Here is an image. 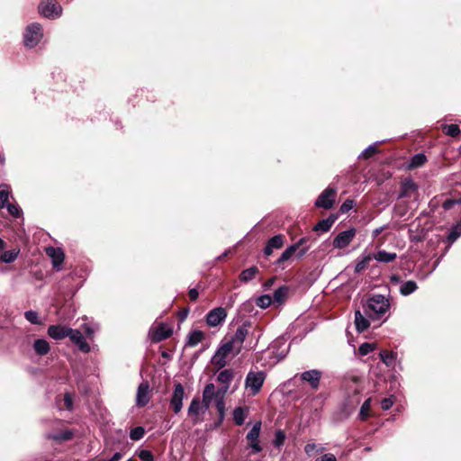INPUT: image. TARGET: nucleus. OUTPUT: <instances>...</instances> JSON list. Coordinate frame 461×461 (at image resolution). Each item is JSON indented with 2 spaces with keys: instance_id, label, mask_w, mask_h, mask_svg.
Wrapping results in <instances>:
<instances>
[{
  "instance_id": "obj_7",
  "label": "nucleus",
  "mask_w": 461,
  "mask_h": 461,
  "mask_svg": "<svg viewBox=\"0 0 461 461\" xmlns=\"http://www.w3.org/2000/svg\"><path fill=\"white\" fill-rule=\"evenodd\" d=\"M337 196V189L333 186H328L318 196L315 201V206L319 208L330 209L332 208Z\"/></svg>"
},
{
  "instance_id": "obj_38",
  "label": "nucleus",
  "mask_w": 461,
  "mask_h": 461,
  "mask_svg": "<svg viewBox=\"0 0 461 461\" xmlns=\"http://www.w3.org/2000/svg\"><path fill=\"white\" fill-rule=\"evenodd\" d=\"M371 402L372 399L368 398L363 402L358 414L359 420H366L368 418L371 408Z\"/></svg>"
},
{
  "instance_id": "obj_35",
  "label": "nucleus",
  "mask_w": 461,
  "mask_h": 461,
  "mask_svg": "<svg viewBox=\"0 0 461 461\" xmlns=\"http://www.w3.org/2000/svg\"><path fill=\"white\" fill-rule=\"evenodd\" d=\"M258 273V268L257 267H251L243 270L240 275V279L241 282L247 283L252 280L256 275Z\"/></svg>"
},
{
  "instance_id": "obj_32",
  "label": "nucleus",
  "mask_w": 461,
  "mask_h": 461,
  "mask_svg": "<svg viewBox=\"0 0 461 461\" xmlns=\"http://www.w3.org/2000/svg\"><path fill=\"white\" fill-rule=\"evenodd\" d=\"M418 286L416 282L409 280L406 282H403L400 286V293L403 296L410 295L413 292L417 290Z\"/></svg>"
},
{
  "instance_id": "obj_2",
  "label": "nucleus",
  "mask_w": 461,
  "mask_h": 461,
  "mask_svg": "<svg viewBox=\"0 0 461 461\" xmlns=\"http://www.w3.org/2000/svg\"><path fill=\"white\" fill-rule=\"evenodd\" d=\"M210 407L200 401L199 398H193L187 410V415L193 424H199L203 421V416Z\"/></svg>"
},
{
  "instance_id": "obj_46",
  "label": "nucleus",
  "mask_w": 461,
  "mask_h": 461,
  "mask_svg": "<svg viewBox=\"0 0 461 461\" xmlns=\"http://www.w3.org/2000/svg\"><path fill=\"white\" fill-rule=\"evenodd\" d=\"M375 349V344L365 342L358 348V352L361 356H366Z\"/></svg>"
},
{
  "instance_id": "obj_11",
  "label": "nucleus",
  "mask_w": 461,
  "mask_h": 461,
  "mask_svg": "<svg viewBox=\"0 0 461 461\" xmlns=\"http://www.w3.org/2000/svg\"><path fill=\"white\" fill-rule=\"evenodd\" d=\"M185 398V389L184 386L177 383L175 384L174 391L172 396L170 398V407L172 408L174 413L178 414L183 408V401Z\"/></svg>"
},
{
  "instance_id": "obj_13",
  "label": "nucleus",
  "mask_w": 461,
  "mask_h": 461,
  "mask_svg": "<svg viewBox=\"0 0 461 461\" xmlns=\"http://www.w3.org/2000/svg\"><path fill=\"white\" fill-rule=\"evenodd\" d=\"M69 339L83 353H88L91 350L90 345L79 330L72 329L69 330Z\"/></svg>"
},
{
  "instance_id": "obj_42",
  "label": "nucleus",
  "mask_w": 461,
  "mask_h": 461,
  "mask_svg": "<svg viewBox=\"0 0 461 461\" xmlns=\"http://www.w3.org/2000/svg\"><path fill=\"white\" fill-rule=\"evenodd\" d=\"M82 329L84 330L86 336L92 339L95 331L98 330V326L96 324L85 323L82 325Z\"/></svg>"
},
{
  "instance_id": "obj_3",
  "label": "nucleus",
  "mask_w": 461,
  "mask_h": 461,
  "mask_svg": "<svg viewBox=\"0 0 461 461\" xmlns=\"http://www.w3.org/2000/svg\"><path fill=\"white\" fill-rule=\"evenodd\" d=\"M266 379V374L263 371H250L245 379V387L249 391L251 395L258 394Z\"/></svg>"
},
{
  "instance_id": "obj_40",
  "label": "nucleus",
  "mask_w": 461,
  "mask_h": 461,
  "mask_svg": "<svg viewBox=\"0 0 461 461\" xmlns=\"http://www.w3.org/2000/svg\"><path fill=\"white\" fill-rule=\"evenodd\" d=\"M24 318L32 324H42L37 312L30 310L24 312Z\"/></svg>"
},
{
  "instance_id": "obj_61",
  "label": "nucleus",
  "mask_w": 461,
  "mask_h": 461,
  "mask_svg": "<svg viewBox=\"0 0 461 461\" xmlns=\"http://www.w3.org/2000/svg\"><path fill=\"white\" fill-rule=\"evenodd\" d=\"M275 283V277H272V278H269L267 281H266L263 285V287L265 290H268L271 288V286L274 285Z\"/></svg>"
},
{
  "instance_id": "obj_60",
  "label": "nucleus",
  "mask_w": 461,
  "mask_h": 461,
  "mask_svg": "<svg viewBox=\"0 0 461 461\" xmlns=\"http://www.w3.org/2000/svg\"><path fill=\"white\" fill-rule=\"evenodd\" d=\"M307 241V238L303 237V238H301L297 242L292 244L291 246H295V250L297 251L298 249L304 245L305 242Z\"/></svg>"
},
{
  "instance_id": "obj_28",
  "label": "nucleus",
  "mask_w": 461,
  "mask_h": 461,
  "mask_svg": "<svg viewBox=\"0 0 461 461\" xmlns=\"http://www.w3.org/2000/svg\"><path fill=\"white\" fill-rule=\"evenodd\" d=\"M232 379H233L232 369H224L219 373V375L217 376V380L225 385L224 390H223L224 393H226L227 390L229 389L230 383L231 382Z\"/></svg>"
},
{
  "instance_id": "obj_1",
  "label": "nucleus",
  "mask_w": 461,
  "mask_h": 461,
  "mask_svg": "<svg viewBox=\"0 0 461 461\" xmlns=\"http://www.w3.org/2000/svg\"><path fill=\"white\" fill-rule=\"evenodd\" d=\"M364 313L372 321H384L390 316V301L384 295L374 294L363 305Z\"/></svg>"
},
{
  "instance_id": "obj_33",
  "label": "nucleus",
  "mask_w": 461,
  "mask_h": 461,
  "mask_svg": "<svg viewBox=\"0 0 461 461\" xmlns=\"http://www.w3.org/2000/svg\"><path fill=\"white\" fill-rule=\"evenodd\" d=\"M427 158L423 153H418L411 157L408 165L409 168H417L425 164Z\"/></svg>"
},
{
  "instance_id": "obj_44",
  "label": "nucleus",
  "mask_w": 461,
  "mask_h": 461,
  "mask_svg": "<svg viewBox=\"0 0 461 461\" xmlns=\"http://www.w3.org/2000/svg\"><path fill=\"white\" fill-rule=\"evenodd\" d=\"M285 440V434L283 430L278 429L276 431L275 438L273 440V444L276 447H280L284 445Z\"/></svg>"
},
{
  "instance_id": "obj_50",
  "label": "nucleus",
  "mask_w": 461,
  "mask_h": 461,
  "mask_svg": "<svg viewBox=\"0 0 461 461\" xmlns=\"http://www.w3.org/2000/svg\"><path fill=\"white\" fill-rule=\"evenodd\" d=\"M18 253L15 251H5L1 256V260L5 263H12L14 262L17 258Z\"/></svg>"
},
{
  "instance_id": "obj_37",
  "label": "nucleus",
  "mask_w": 461,
  "mask_h": 461,
  "mask_svg": "<svg viewBox=\"0 0 461 461\" xmlns=\"http://www.w3.org/2000/svg\"><path fill=\"white\" fill-rule=\"evenodd\" d=\"M296 252L295 250V246H289L288 248L285 249V251H283V253L281 254V256L278 258V259L276 260V264L277 266H280L282 265L284 262L287 261L288 259H290L292 258V256Z\"/></svg>"
},
{
  "instance_id": "obj_24",
  "label": "nucleus",
  "mask_w": 461,
  "mask_h": 461,
  "mask_svg": "<svg viewBox=\"0 0 461 461\" xmlns=\"http://www.w3.org/2000/svg\"><path fill=\"white\" fill-rule=\"evenodd\" d=\"M355 325L358 332H363L367 330L370 325L369 318L364 316V314L357 310L355 312Z\"/></svg>"
},
{
  "instance_id": "obj_39",
  "label": "nucleus",
  "mask_w": 461,
  "mask_h": 461,
  "mask_svg": "<svg viewBox=\"0 0 461 461\" xmlns=\"http://www.w3.org/2000/svg\"><path fill=\"white\" fill-rule=\"evenodd\" d=\"M442 130L450 137H456L460 133V129L457 124H443Z\"/></svg>"
},
{
  "instance_id": "obj_15",
  "label": "nucleus",
  "mask_w": 461,
  "mask_h": 461,
  "mask_svg": "<svg viewBox=\"0 0 461 461\" xmlns=\"http://www.w3.org/2000/svg\"><path fill=\"white\" fill-rule=\"evenodd\" d=\"M302 381L309 384L311 388L314 391L319 389L321 378V372L317 369L304 371L299 375Z\"/></svg>"
},
{
  "instance_id": "obj_8",
  "label": "nucleus",
  "mask_w": 461,
  "mask_h": 461,
  "mask_svg": "<svg viewBox=\"0 0 461 461\" xmlns=\"http://www.w3.org/2000/svg\"><path fill=\"white\" fill-rule=\"evenodd\" d=\"M39 11L44 17L55 19L60 16L62 8L54 0H46L40 4Z\"/></svg>"
},
{
  "instance_id": "obj_64",
  "label": "nucleus",
  "mask_w": 461,
  "mask_h": 461,
  "mask_svg": "<svg viewBox=\"0 0 461 461\" xmlns=\"http://www.w3.org/2000/svg\"><path fill=\"white\" fill-rule=\"evenodd\" d=\"M234 301H235V295L230 296L229 301L227 303V306L231 307L234 303Z\"/></svg>"
},
{
  "instance_id": "obj_62",
  "label": "nucleus",
  "mask_w": 461,
  "mask_h": 461,
  "mask_svg": "<svg viewBox=\"0 0 461 461\" xmlns=\"http://www.w3.org/2000/svg\"><path fill=\"white\" fill-rule=\"evenodd\" d=\"M386 226H381L376 229H375L372 232V237L376 238L380 233H382L383 230H384Z\"/></svg>"
},
{
  "instance_id": "obj_23",
  "label": "nucleus",
  "mask_w": 461,
  "mask_h": 461,
  "mask_svg": "<svg viewBox=\"0 0 461 461\" xmlns=\"http://www.w3.org/2000/svg\"><path fill=\"white\" fill-rule=\"evenodd\" d=\"M372 259H374L372 254L360 255L356 260L355 273L359 274L366 270Z\"/></svg>"
},
{
  "instance_id": "obj_17",
  "label": "nucleus",
  "mask_w": 461,
  "mask_h": 461,
  "mask_svg": "<svg viewBox=\"0 0 461 461\" xmlns=\"http://www.w3.org/2000/svg\"><path fill=\"white\" fill-rule=\"evenodd\" d=\"M69 330H71V328L66 325L57 324L49 326L47 333L51 339L61 340L65 338H68Z\"/></svg>"
},
{
  "instance_id": "obj_21",
  "label": "nucleus",
  "mask_w": 461,
  "mask_h": 461,
  "mask_svg": "<svg viewBox=\"0 0 461 461\" xmlns=\"http://www.w3.org/2000/svg\"><path fill=\"white\" fill-rule=\"evenodd\" d=\"M171 334H172L171 328L165 323H161L154 330V332L152 334V340L158 342V341H161V340H164V339L169 338L171 336Z\"/></svg>"
},
{
  "instance_id": "obj_26",
  "label": "nucleus",
  "mask_w": 461,
  "mask_h": 461,
  "mask_svg": "<svg viewBox=\"0 0 461 461\" xmlns=\"http://www.w3.org/2000/svg\"><path fill=\"white\" fill-rule=\"evenodd\" d=\"M13 198L11 188L6 184L0 185V209H4L9 203V199Z\"/></svg>"
},
{
  "instance_id": "obj_56",
  "label": "nucleus",
  "mask_w": 461,
  "mask_h": 461,
  "mask_svg": "<svg viewBox=\"0 0 461 461\" xmlns=\"http://www.w3.org/2000/svg\"><path fill=\"white\" fill-rule=\"evenodd\" d=\"M315 461H337V458L333 454L328 453L317 458Z\"/></svg>"
},
{
  "instance_id": "obj_43",
  "label": "nucleus",
  "mask_w": 461,
  "mask_h": 461,
  "mask_svg": "<svg viewBox=\"0 0 461 461\" xmlns=\"http://www.w3.org/2000/svg\"><path fill=\"white\" fill-rule=\"evenodd\" d=\"M145 434V429L143 427H136L134 429H132L130 432V438L134 440V441H137V440H140L143 438Z\"/></svg>"
},
{
  "instance_id": "obj_19",
  "label": "nucleus",
  "mask_w": 461,
  "mask_h": 461,
  "mask_svg": "<svg viewBox=\"0 0 461 461\" xmlns=\"http://www.w3.org/2000/svg\"><path fill=\"white\" fill-rule=\"evenodd\" d=\"M224 393V392L215 391L213 384H208L203 389L202 402L210 407L212 400L216 401L219 396H222Z\"/></svg>"
},
{
  "instance_id": "obj_59",
  "label": "nucleus",
  "mask_w": 461,
  "mask_h": 461,
  "mask_svg": "<svg viewBox=\"0 0 461 461\" xmlns=\"http://www.w3.org/2000/svg\"><path fill=\"white\" fill-rule=\"evenodd\" d=\"M188 294L191 301H195L199 295V293L196 288H191Z\"/></svg>"
},
{
  "instance_id": "obj_53",
  "label": "nucleus",
  "mask_w": 461,
  "mask_h": 461,
  "mask_svg": "<svg viewBox=\"0 0 461 461\" xmlns=\"http://www.w3.org/2000/svg\"><path fill=\"white\" fill-rule=\"evenodd\" d=\"M459 203H461V199H459V200L447 199L443 203L442 207L444 208V210L447 211V210H451L456 204H459Z\"/></svg>"
},
{
  "instance_id": "obj_22",
  "label": "nucleus",
  "mask_w": 461,
  "mask_h": 461,
  "mask_svg": "<svg viewBox=\"0 0 461 461\" xmlns=\"http://www.w3.org/2000/svg\"><path fill=\"white\" fill-rule=\"evenodd\" d=\"M418 189L417 185L413 182L412 179L408 178L405 179L401 185V191L399 194V198L402 197H410L411 194L416 192Z\"/></svg>"
},
{
  "instance_id": "obj_48",
  "label": "nucleus",
  "mask_w": 461,
  "mask_h": 461,
  "mask_svg": "<svg viewBox=\"0 0 461 461\" xmlns=\"http://www.w3.org/2000/svg\"><path fill=\"white\" fill-rule=\"evenodd\" d=\"M72 438V432L69 430H65L63 432L54 434L51 436V438H53L56 441H66Z\"/></svg>"
},
{
  "instance_id": "obj_29",
  "label": "nucleus",
  "mask_w": 461,
  "mask_h": 461,
  "mask_svg": "<svg viewBox=\"0 0 461 461\" xmlns=\"http://www.w3.org/2000/svg\"><path fill=\"white\" fill-rule=\"evenodd\" d=\"M204 333L201 330H193L189 332L186 340V346L195 347L198 345L203 339Z\"/></svg>"
},
{
  "instance_id": "obj_47",
  "label": "nucleus",
  "mask_w": 461,
  "mask_h": 461,
  "mask_svg": "<svg viewBox=\"0 0 461 461\" xmlns=\"http://www.w3.org/2000/svg\"><path fill=\"white\" fill-rule=\"evenodd\" d=\"M215 406L219 412L221 420H222L224 418V412H225V402L223 400V395L219 396V398H217V400L215 401Z\"/></svg>"
},
{
  "instance_id": "obj_14",
  "label": "nucleus",
  "mask_w": 461,
  "mask_h": 461,
  "mask_svg": "<svg viewBox=\"0 0 461 461\" xmlns=\"http://www.w3.org/2000/svg\"><path fill=\"white\" fill-rule=\"evenodd\" d=\"M227 317V312L222 307H217L212 310H211L206 314V323L210 327H217L221 322L224 321V320Z\"/></svg>"
},
{
  "instance_id": "obj_63",
  "label": "nucleus",
  "mask_w": 461,
  "mask_h": 461,
  "mask_svg": "<svg viewBox=\"0 0 461 461\" xmlns=\"http://www.w3.org/2000/svg\"><path fill=\"white\" fill-rule=\"evenodd\" d=\"M308 249H309V247H305V248L302 249L298 252V254H297V258H303V257L306 254V252L308 251Z\"/></svg>"
},
{
  "instance_id": "obj_49",
  "label": "nucleus",
  "mask_w": 461,
  "mask_h": 461,
  "mask_svg": "<svg viewBox=\"0 0 461 461\" xmlns=\"http://www.w3.org/2000/svg\"><path fill=\"white\" fill-rule=\"evenodd\" d=\"M4 209H6L9 214L15 218L19 217L22 213V211L19 208V206L14 203H9L7 206H5Z\"/></svg>"
},
{
  "instance_id": "obj_51",
  "label": "nucleus",
  "mask_w": 461,
  "mask_h": 461,
  "mask_svg": "<svg viewBox=\"0 0 461 461\" xmlns=\"http://www.w3.org/2000/svg\"><path fill=\"white\" fill-rule=\"evenodd\" d=\"M461 236V227L457 224L450 230L448 240L452 242L456 240Z\"/></svg>"
},
{
  "instance_id": "obj_54",
  "label": "nucleus",
  "mask_w": 461,
  "mask_h": 461,
  "mask_svg": "<svg viewBox=\"0 0 461 461\" xmlns=\"http://www.w3.org/2000/svg\"><path fill=\"white\" fill-rule=\"evenodd\" d=\"M354 202L353 200L347 199L340 206V212L345 213L350 211L353 208Z\"/></svg>"
},
{
  "instance_id": "obj_18",
  "label": "nucleus",
  "mask_w": 461,
  "mask_h": 461,
  "mask_svg": "<svg viewBox=\"0 0 461 461\" xmlns=\"http://www.w3.org/2000/svg\"><path fill=\"white\" fill-rule=\"evenodd\" d=\"M285 242V237L282 234H277L270 238L266 247L263 249V253L265 256L269 257L272 255L274 249H279L283 247Z\"/></svg>"
},
{
  "instance_id": "obj_34",
  "label": "nucleus",
  "mask_w": 461,
  "mask_h": 461,
  "mask_svg": "<svg viewBox=\"0 0 461 461\" xmlns=\"http://www.w3.org/2000/svg\"><path fill=\"white\" fill-rule=\"evenodd\" d=\"M335 222V218L330 217L320 221L313 228L316 231H328Z\"/></svg>"
},
{
  "instance_id": "obj_4",
  "label": "nucleus",
  "mask_w": 461,
  "mask_h": 461,
  "mask_svg": "<svg viewBox=\"0 0 461 461\" xmlns=\"http://www.w3.org/2000/svg\"><path fill=\"white\" fill-rule=\"evenodd\" d=\"M43 36L41 25L38 23H33L28 25L25 29L23 35L24 45L27 48H34L38 45Z\"/></svg>"
},
{
  "instance_id": "obj_9",
  "label": "nucleus",
  "mask_w": 461,
  "mask_h": 461,
  "mask_svg": "<svg viewBox=\"0 0 461 461\" xmlns=\"http://www.w3.org/2000/svg\"><path fill=\"white\" fill-rule=\"evenodd\" d=\"M249 323L245 322L239 326L234 335L227 342L235 348V353L239 354L242 348L243 342L249 333Z\"/></svg>"
},
{
  "instance_id": "obj_10",
  "label": "nucleus",
  "mask_w": 461,
  "mask_h": 461,
  "mask_svg": "<svg viewBox=\"0 0 461 461\" xmlns=\"http://www.w3.org/2000/svg\"><path fill=\"white\" fill-rule=\"evenodd\" d=\"M356 229L349 228L346 230L340 231L332 241V246L335 249H345L348 247L356 236Z\"/></svg>"
},
{
  "instance_id": "obj_5",
  "label": "nucleus",
  "mask_w": 461,
  "mask_h": 461,
  "mask_svg": "<svg viewBox=\"0 0 461 461\" xmlns=\"http://www.w3.org/2000/svg\"><path fill=\"white\" fill-rule=\"evenodd\" d=\"M233 351H235V348L227 341L222 342L212 356L211 360L212 364L219 369L224 367L227 365V358Z\"/></svg>"
},
{
  "instance_id": "obj_41",
  "label": "nucleus",
  "mask_w": 461,
  "mask_h": 461,
  "mask_svg": "<svg viewBox=\"0 0 461 461\" xmlns=\"http://www.w3.org/2000/svg\"><path fill=\"white\" fill-rule=\"evenodd\" d=\"M271 303L272 297L269 294L261 295L256 300L257 306L262 309L267 308Z\"/></svg>"
},
{
  "instance_id": "obj_30",
  "label": "nucleus",
  "mask_w": 461,
  "mask_h": 461,
  "mask_svg": "<svg viewBox=\"0 0 461 461\" xmlns=\"http://www.w3.org/2000/svg\"><path fill=\"white\" fill-rule=\"evenodd\" d=\"M397 357V354L393 351L382 350L380 352V358L383 363L390 367L393 366Z\"/></svg>"
},
{
  "instance_id": "obj_27",
  "label": "nucleus",
  "mask_w": 461,
  "mask_h": 461,
  "mask_svg": "<svg viewBox=\"0 0 461 461\" xmlns=\"http://www.w3.org/2000/svg\"><path fill=\"white\" fill-rule=\"evenodd\" d=\"M374 259L381 263H390L396 259L397 255L394 252H387L385 250H378L373 254Z\"/></svg>"
},
{
  "instance_id": "obj_57",
  "label": "nucleus",
  "mask_w": 461,
  "mask_h": 461,
  "mask_svg": "<svg viewBox=\"0 0 461 461\" xmlns=\"http://www.w3.org/2000/svg\"><path fill=\"white\" fill-rule=\"evenodd\" d=\"M64 402H65L66 407L68 410H71L72 406H73V401H72V397L70 396L69 393H65V395H64Z\"/></svg>"
},
{
  "instance_id": "obj_12",
  "label": "nucleus",
  "mask_w": 461,
  "mask_h": 461,
  "mask_svg": "<svg viewBox=\"0 0 461 461\" xmlns=\"http://www.w3.org/2000/svg\"><path fill=\"white\" fill-rule=\"evenodd\" d=\"M261 425V421H257L246 436L249 447L252 449L253 453H259L262 451V447L258 439Z\"/></svg>"
},
{
  "instance_id": "obj_36",
  "label": "nucleus",
  "mask_w": 461,
  "mask_h": 461,
  "mask_svg": "<svg viewBox=\"0 0 461 461\" xmlns=\"http://www.w3.org/2000/svg\"><path fill=\"white\" fill-rule=\"evenodd\" d=\"M288 287L285 285L277 288L273 294L274 303H283L288 294Z\"/></svg>"
},
{
  "instance_id": "obj_31",
  "label": "nucleus",
  "mask_w": 461,
  "mask_h": 461,
  "mask_svg": "<svg viewBox=\"0 0 461 461\" xmlns=\"http://www.w3.org/2000/svg\"><path fill=\"white\" fill-rule=\"evenodd\" d=\"M248 415V409L243 407H237L233 411V420L239 426L242 425Z\"/></svg>"
},
{
  "instance_id": "obj_16",
  "label": "nucleus",
  "mask_w": 461,
  "mask_h": 461,
  "mask_svg": "<svg viewBox=\"0 0 461 461\" xmlns=\"http://www.w3.org/2000/svg\"><path fill=\"white\" fill-rule=\"evenodd\" d=\"M150 401V389L148 382H142L138 386L136 393V405L138 407L146 406Z\"/></svg>"
},
{
  "instance_id": "obj_52",
  "label": "nucleus",
  "mask_w": 461,
  "mask_h": 461,
  "mask_svg": "<svg viewBox=\"0 0 461 461\" xmlns=\"http://www.w3.org/2000/svg\"><path fill=\"white\" fill-rule=\"evenodd\" d=\"M139 457L142 461H154L153 454L151 453V451L147 449L140 450L139 453Z\"/></svg>"
},
{
  "instance_id": "obj_20",
  "label": "nucleus",
  "mask_w": 461,
  "mask_h": 461,
  "mask_svg": "<svg viewBox=\"0 0 461 461\" xmlns=\"http://www.w3.org/2000/svg\"><path fill=\"white\" fill-rule=\"evenodd\" d=\"M47 255L51 258L54 268L59 269L64 261V253L61 249L49 247L46 249Z\"/></svg>"
},
{
  "instance_id": "obj_6",
  "label": "nucleus",
  "mask_w": 461,
  "mask_h": 461,
  "mask_svg": "<svg viewBox=\"0 0 461 461\" xmlns=\"http://www.w3.org/2000/svg\"><path fill=\"white\" fill-rule=\"evenodd\" d=\"M350 390L353 392V394L351 397L348 398L347 402L345 403V412L346 415H349L359 404L360 402V397L359 393L362 391V387L359 384V379L357 377H354L350 381Z\"/></svg>"
},
{
  "instance_id": "obj_45",
  "label": "nucleus",
  "mask_w": 461,
  "mask_h": 461,
  "mask_svg": "<svg viewBox=\"0 0 461 461\" xmlns=\"http://www.w3.org/2000/svg\"><path fill=\"white\" fill-rule=\"evenodd\" d=\"M376 152H377V149H376L375 144H372L361 152V154L359 155V158L366 159V158H371Z\"/></svg>"
},
{
  "instance_id": "obj_25",
  "label": "nucleus",
  "mask_w": 461,
  "mask_h": 461,
  "mask_svg": "<svg viewBox=\"0 0 461 461\" xmlns=\"http://www.w3.org/2000/svg\"><path fill=\"white\" fill-rule=\"evenodd\" d=\"M32 348L37 355L45 356L50 350V343L44 339H38L33 342Z\"/></svg>"
},
{
  "instance_id": "obj_58",
  "label": "nucleus",
  "mask_w": 461,
  "mask_h": 461,
  "mask_svg": "<svg viewBox=\"0 0 461 461\" xmlns=\"http://www.w3.org/2000/svg\"><path fill=\"white\" fill-rule=\"evenodd\" d=\"M316 448V445L314 443H308L304 447V451L307 455H311Z\"/></svg>"
},
{
  "instance_id": "obj_55",
  "label": "nucleus",
  "mask_w": 461,
  "mask_h": 461,
  "mask_svg": "<svg viewBox=\"0 0 461 461\" xmlns=\"http://www.w3.org/2000/svg\"><path fill=\"white\" fill-rule=\"evenodd\" d=\"M393 404V399L390 398H384L381 401V408L384 411L389 410Z\"/></svg>"
}]
</instances>
